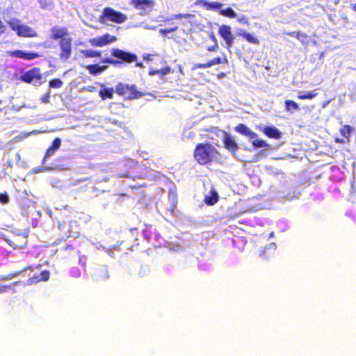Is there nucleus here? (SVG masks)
Here are the masks:
<instances>
[{
  "label": "nucleus",
  "mask_w": 356,
  "mask_h": 356,
  "mask_svg": "<svg viewBox=\"0 0 356 356\" xmlns=\"http://www.w3.org/2000/svg\"><path fill=\"white\" fill-rule=\"evenodd\" d=\"M219 156L218 150L208 142L197 143L193 152L194 159L201 165L211 164Z\"/></svg>",
  "instance_id": "1"
},
{
  "label": "nucleus",
  "mask_w": 356,
  "mask_h": 356,
  "mask_svg": "<svg viewBox=\"0 0 356 356\" xmlns=\"http://www.w3.org/2000/svg\"><path fill=\"white\" fill-rule=\"evenodd\" d=\"M111 55L113 58H105L100 63L117 67L123 64L129 65L138 61V56L136 54L118 48L111 49Z\"/></svg>",
  "instance_id": "2"
},
{
  "label": "nucleus",
  "mask_w": 356,
  "mask_h": 356,
  "mask_svg": "<svg viewBox=\"0 0 356 356\" xmlns=\"http://www.w3.org/2000/svg\"><path fill=\"white\" fill-rule=\"evenodd\" d=\"M115 92L126 99H138L144 95V93L138 90L134 84L119 83L115 86Z\"/></svg>",
  "instance_id": "3"
},
{
  "label": "nucleus",
  "mask_w": 356,
  "mask_h": 356,
  "mask_svg": "<svg viewBox=\"0 0 356 356\" xmlns=\"http://www.w3.org/2000/svg\"><path fill=\"white\" fill-rule=\"evenodd\" d=\"M10 29L19 37L35 38L38 36L37 32L31 26L21 23L18 19H12L8 22Z\"/></svg>",
  "instance_id": "4"
},
{
  "label": "nucleus",
  "mask_w": 356,
  "mask_h": 356,
  "mask_svg": "<svg viewBox=\"0 0 356 356\" xmlns=\"http://www.w3.org/2000/svg\"><path fill=\"white\" fill-rule=\"evenodd\" d=\"M99 20L102 23H104L105 20H108L116 24H122L127 20V16L111 7H106L99 15Z\"/></svg>",
  "instance_id": "5"
},
{
  "label": "nucleus",
  "mask_w": 356,
  "mask_h": 356,
  "mask_svg": "<svg viewBox=\"0 0 356 356\" xmlns=\"http://www.w3.org/2000/svg\"><path fill=\"white\" fill-rule=\"evenodd\" d=\"M218 132L223 135L222 140L224 145V147L229 151L232 154L236 153L239 149V146L235 141L234 138L225 131L216 128L214 133L218 134Z\"/></svg>",
  "instance_id": "6"
},
{
  "label": "nucleus",
  "mask_w": 356,
  "mask_h": 356,
  "mask_svg": "<svg viewBox=\"0 0 356 356\" xmlns=\"http://www.w3.org/2000/svg\"><path fill=\"white\" fill-rule=\"evenodd\" d=\"M117 38L109 33H105L99 37L90 38L88 42L95 47H102L117 41Z\"/></svg>",
  "instance_id": "7"
},
{
  "label": "nucleus",
  "mask_w": 356,
  "mask_h": 356,
  "mask_svg": "<svg viewBox=\"0 0 356 356\" xmlns=\"http://www.w3.org/2000/svg\"><path fill=\"white\" fill-rule=\"evenodd\" d=\"M72 38L59 40V57L63 61H66L71 57L72 51Z\"/></svg>",
  "instance_id": "8"
},
{
  "label": "nucleus",
  "mask_w": 356,
  "mask_h": 356,
  "mask_svg": "<svg viewBox=\"0 0 356 356\" xmlns=\"http://www.w3.org/2000/svg\"><path fill=\"white\" fill-rule=\"evenodd\" d=\"M160 63L162 65L161 67L152 65L149 70V74L151 76L159 75L161 78H164L166 74L174 72L170 66L166 65V62L163 59H159Z\"/></svg>",
  "instance_id": "9"
},
{
  "label": "nucleus",
  "mask_w": 356,
  "mask_h": 356,
  "mask_svg": "<svg viewBox=\"0 0 356 356\" xmlns=\"http://www.w3.org/2000/svg\"><path fill=\"white\" fill-rule=\"evenodd\" d=\"M218 34L225 40L227 48H229L232 46L234 37L229 26L225 24L221 25L218 29Z\"/></svg>",
  "instance_id": "10"
},
{
  "label": "nucleus",
  "mask_w": 356,
  "mask_h": 356,
  "mask_svg": "<svg viewBox=\"0 0 356 356\" xmlns=\"http://www.w3.org/2000/svg\"><path fill=\"white\" fill-rule=\"evenodd\" d=\"M228 63V59L225 54H223L222 57H216L209 61H207L205 63H195L193 69H205L211 67L216 65H220V64H227Z\"/></svg>",
  "instance_id": "11"
},
{
  "label": "nucleus",
  "mask_w": 356,
  "mask_h": 356,
  "mask_svg": "<svg viewBox=\"0 0 356 356\" xmlns=\"http://www.w3.org/2000/svg\"><path fill=\"white\" fill-rule=\"evenodd\" d=\"M7 54L9 56L27 60H33L41 56V55L38 52H24L22 50L9 51Z\"/></svg>",
  "instance_id": "12"
},
{
  "label": "nucleus",
  "mask_w": 356,
  "mask_h": 356,
  "mask_svg": "<svg viewBox=\"0 0 356 356\" xmlns=\"http://www.w3.org/2000/svg\"><path fill=\"white\" fill-rule=\"evenodd\" d=\"M39 69L37 67H34L29 71L24 72L22 76L20 79L27 83H31L34 79L39 81L41 79L42 76L39 74Z\"/></svg>",
  "instance_id": "13"
},
{
  "label": "nucleus",
  "mask_w": 356,
  "mask_h": 356,
  "mask_svg": "<svg viewBox=\"0 0 356 356\" xmlns=\"http://www.w3.org/2000/svg\"><path fill=\"white\" fill-rule=\"evenodd\" d=\"M131 4L137 10H152L154 6L153 0H131Z\"/></svg>",
  "instance_id": "14"
},
{
  "label": "nucleus",
  "mask_w": 356,
  "mask_h": 356,
  "mask_svg": "<svg viewBox=\"0 0 356 356\" xmlns=\"http://www.w3.org/2000/svg\"><path fill=\"white\" fill-rule=\"evenodd\" d=\"M261 131L269 138L279 140L282 136L281 131L273 126H266Z\"/></svg>",
  "instance_id": "15"
},
{
  "label": "nucleus",
  "mask_w": 356,
  "mask_h": 356,
  "mask_svg": "<svg viewBox=\"0 0 356 356\" xmlns=\"http://www.w3.org/2000/svg\"><path fill=\"white\" fill-rule=\"evenodd\" d=\"M107 65H100L99 63L90 64L86 66L88 73L92 76H99L108 69Z\"/></svg>",
  "instance_id": "16"
},
{
  "label": "nucleus",
  "mask_w": 356,
  "mask_h": 356,
  "mask_svg": "<svg viewBox=\"0 0 356 356\" xmlns=\"http://www.w3.org/2000/svg\"><path fill=\"white\" fill-rule=\"evenodd\" d=\"M61 145V140L59 138H55L51 143V145L47 149L44 158L42 159V163L44 165L46 159L54 155L55 152L60 148Z\"/></svg>",
  "instance_id": "17"
},
{
  "label": "nucleus",
  "mask_w": 356,
  "mask_h": 356,
  "mask_svg": "<svg viewBox=\"0 0 356 356\" xmlns=\"http://www.w3.org/2000/svg\"><path fill=\"white\" fill-rule=\"evenodd\" d=\"M234 130L241 135L247 136L250 139H253L257 136V134L255 132L250 130L247 125L243 123H240L236 126L234 127Z\"/></svg>",
  "instance_id": "18"
},
{
  "label": "nucleus",
  "mask_w": 356,
  "mask_h": 356,
  "mask_svg": "<svg viewBox=\"0 0 356 356\" xmlns=\"http://www.w3.org/2000/svg\"><path fill=\"white\" fill-rule=\"evenodd\" d=\"M51 38L53 40H62L63 39H69L70 38H65V36L67 35V31L65 28H60L58 26H54L51 29Z\"/></svg>",
  "instance_id": "19"
},
{
  "label": "nucleus",
  "mask_w": 356,
  "mask_h": 356,
  "mask_svg": "<svg viewBox=\"0 0 356 356\" xmlns=\"http://www.w3.org/2000/svg\"><path fill=\"white\" fill-rule=\"evenodd\" d=\"M219 200L218 193L216 190H211L208 195L204 197V202L209 206H213Z\"/></svg>",
  "instance_id": "20"
},
{
  "label": "nucleus",
  "mask_w": 356,
  "mask_h": 356,
  "mask_svg": "<svg viewBox=\"0 0 356 356\" xmlns=\"http://www.w3.org/2000/svg\"><path fill=\"white\" fill-rule=\"evenodd\" d=\"M276 246L275 243H270L266 246L261 252L260 255L265 259L273 257L275 253Z\"/></svg>",
  "instance_id": "21"
},
{
  "label": "nucleus",
  "mask_w": 356,
  "mask_h": 356,
  "mask_svg": "<svg viewBox=\"0 0 356 356\" xmlns=\"http://www.w3.org/2000/svg\"><path fill=\"white\" fill-rule=\"evenodd\" d=\"M83 58H99L102 56V51L93 49H82L80 51Z\"/></svg>",
  "instance_id": "22"
},
{
  "label": "nucleus",
  "mask_w": 356,
  "mask_h": 356,
  "mask_svg": "<svg viewBox=\"0 0 356 356\" xmlns=\"http://www.w3.org/2000/svg\"><path fill=\"white\" fill-rule=\"evenodd\" d=\"M285 35L296 38L299 40L302 43L305 42L308 39V35L302 31H289L285 33Z\"/></svg>",
  "instance_id": "23"
},
{
  "label": "nucleus",
  "mask_w": 356,
  "mask_h": 356,
  "mask_svg": "<svg viewBox=\"0 0 356 356\" xmlns=\"http://www.w3.org/2000/svg\"><path fill=\"white\" fill-rule=\"evenodd\" d=\"M238 35L245 39L248 42L253 44H259V40L252 35L251 33L242 31L241 32L238 33Z\"/></svg>",
  "instance_id": "24"
},
{
  "label": "nucleus",
  "mask_w": 356,
  "mask_h": 356,
  "mask_svg": "<svg viewBox=\"0 0 356 356\" xmlns=\"http://www.w3.org/2000/svg\"><path fill=\"white\" fill-rule=\"evenodd\" d=\"M114 90L113 88H104L99 92V95L102 100L112 99L113 97Z\"/></svg>",
  "instance_id": "25"
},
{
  "label": "nucleus",
  "mask_w": 356,
  "mask_h": 356,
  "mask_svg": "<svg viewBox=\"0 0 356 356\" xmlns=\"http://www.w3.org/2000/svg\"><path fill=\"white\" fill-rule=\"evenodd\" d=\"M339 131H340L341 135L342 136H343L348 142L350 140L351 134L353 131V128L351 126L346 124V125H343L340 129Z\"/></svg>",
  "instance_id": "26"
},
{
  "label": "nucleus",
  "mask_w": 356,
  "mask_h": 356,
  "mask_svg": "<svg viewBox=\"0 0 356 356\" xmlns=\"http://www.w3.org/2000/svg\"><path fill=\"white\" fill-rule=\"evenodd\" d=\"M284 104L285 111L287 112H292L300 109L299 105L293 100H286Z\"/></svg>",
  "instance_id": "27"
},
{
  "label": "nucleus",
  "mask_w": 356,
  "mask_h": 356,
  "mask_svg": "<svg viewBox=\"0 0 356 356\" xmlns=\"http://www.w3.org/2000/svg\"><path fill=\"white\" fill-rule=\"evenodd\" d=\"M203 6L208 10H216L222 7V3L218 1L207 2L202 1Z\"/></svg>",
  "instance_id": "28"
},
{
  "label": "nucleus",
  "mask_w": 356,
  "mask_h": 356,
  "mask_svg": "<svg viewBox=\"0 0 356 356\" xmlns=\"http://www.w3.org/2000/svg\"><path fill=\"white\" fill-rule=\"evenodd\" d=\"M317 95V93L314 91H308L303 94H299L298 95V99L300 100H305V99H312L314 98Z\"/></svg>",
  "instance_id": "29"
},
{
  "label": "nucleus",
  "mask_w": 356,
  "mask_h": 356,
  "mask_svg": "<svg viewBox=\"0 0 356 356\" xmlns=\"http://www.w3.org/2000/svg\"><path fill=\"white\" fill-rule=\"evenodd\" d=\"M220 13L222 15L229 18H234L236 16V14L234 12V10L230 7H228L224 10H221Z\"/></svg>",
  "instance_id": "30"
},
{
  "label": "nucleus",
  "mask_w": 356,
  "mask_h": 356,
  "mask_svg": "<svg viewBox=\"0 0 356 356\" xmlns=\"http://www.w3.org/2000/svg\"><path fill=\"white\" fill-rule=\"evenodd\" d=\"M63 82L60 79H53L49 81V86L51 88H60Z\"/></svg>",
  "instance_id": "31"
},
{
  "label": "nucleus",
  "mask_w": 356,
  "mask_h": 356,
  "mask_svg": "<svg viewBox=\"0 0 356 356\" xmlns=\"http://www.w3.org/2000/svg\"><path fill=\"white\" fill-rule=\"evenodd\" d=\"M252 145L255 147H267L268 144L263 139H256L252 142Z\"/></svg>",
  "instance_id": "32"
},
{
  "label": "nucleus",
  "mask_w": 356,
  "mask_h": 356,
  "mask_svg": "<svg viewBox=\"0 0 356 356\" xmlns=\"http://www.w3.org/2000/svg\"><path fill=\"white\" fill-rule=\"evenodd\" d=\"M50 277V272L47 270H42L40 274V277H37L38 282H46Z\"/></svg>",
  "instance_id": "33"
},
{
  "label": "nucleus",
  "mask_w": 356,
  "mask_h": 356,
  "mask_svg": "<svg viewBox=\"0 0 356 356\" xmlns=\"http://www.w3.org/2000/svg\"><path fill=\"white\" fill-rule=\"evenodd\" d=\"M10 199L7 194V193H0V202L3 204H6L8 203Z\"/></svg>",
  "instance_id": "34"
},
{
  "label": "nucleus",
  "mask_w": 356,
  "mask_h": 356,
  "mask_svg": "<svg viewBox=\"0 0 356 356\" xmlns=\"http://www.w3.org/2000/svg\"><path fill=\"white\" fill-rule=\"evenodd\" d=\"M177 29V26H174L170 29H160L159 32L162 35L165 36L167 33L175 31Z\"/></svg>",
  "instance_id": "35"
},
{
  "label": "nucleus",
  "mask_w": 356,
  "mask_h": 356,
  "mask_svg": "<svg viewBox=\"0 0 356 356\" xmlns=\"http://www.w3.org/2000/svg\"><path fill=\"white\" fill-rule=\"evenodd\" d=\"M82 181H88V183L86 184V187L90 188H94L95 182L92 181L89 177L85 178L83 179H79L77 181V182H81Z\"/></svg>",
  "instance_id": "36"
},
{
  "label": "nucleus",
  "mask_w": 356,
  "mask_h": 356,
  "mask_svg": "<svg viewBox=\"0 0 356 356\" xmlns=\"http://www.w3.org/2000/svg\"><path fill=\"white\" fill-rule=\"evenodd\" d=\"M194 15L193 14H177L174 15L175 19H181V18H186L190 19L194 17Z\"/></svg>",
  "instance_id": "37"
},
{
  "label": "nucleus",
  "mask_w": 356,
  "mask_h": 356,
  "mask_svg": "<svg viewBox=\"0 0 356 356\" xmlns=\"http://www.w3.org/2000/svg\"><path fill=\"white\" fill-rule=\"evenodd\" d=\"M13 286L11 285H2L0 286V293H6L8 291H11Z\"/></svg>",
  "instance_id": "38"
},
{
  "label": "nucleus",
  "mask_w": 356,
  "mask_h": 356,
  "mask_svg": "<svg viewBox=\"0 0 356 356\" xmlns=\"http://www.w3.org/2000/svg\"><path fill=\"white\" fill-rule=\"evenodd\" d=\"M218 49H219V47H218V42L216 41V42L212 46L208 47L207 48V50L208 51H216L217 50H218Z\"/></svg>",
  "instance_id": "39"
},
{
  "label": "nucleus",
  "mask_w": 356,
  "mask_h": 356,
  "mask_svg": "<svg viewBox=\"0 0 356 356\" xmlns=\"http://www.w3.org/2000/svg\"><path fill=\"white\" fill-rule=\"evenodd\" d=\"M38 1L40 4L41 8L43 9L47 8L51 4V3H47L44 0H38Z\"/></svg>",
  "instance_id": "40"
},
{
  "label": "nucleus",
  "mask_w": 356,
  "mask_h": 356,
  "mask_svg": "<svg viewBox=\"0 0 356 356\" xmlns=\"http://www.w3.org/2000/svg\"><path fill=\"white\" fill-rule=\"evenodd\" d=\"M6 31V26L3 24V22L1 19H0V34H3Z\"/></svg>",
  "instance_id": "41"
},
{
  "label": "nucleus",
  "mask_w": 356,
  "mask_h": 356,
  "mask_svg": "<svg viewBox=\"0 0 356 356\" xmlns=\"http://www.w3.org/2000/svg\"><path fill=\"white\" fill-rule=\"evenodd\" d=\"M49 97H50L49 94H47L46 96L43 97L42 98V102L48 103L49 102Z\"/></svg>",
  "instance_id": "42"
},
{
  "label": "nucleus",
  "mask_w": 356,
  "mask_h": 356,
  "mask_svg": "<svg viewBox=\"0 0 356 356\" xmlns=\"http://www.w3.org/2000/svg\"><path fill=\"white\" fill-rule=\"evenodd\" d=\"M63 250L65 251H73L74 248L72 247V245H67L63 248Z\"/></svg>",
  "instance_id": "43"
},
{
  "label": "nucleus",
  "mask_w": 356,
  "mask_h": 356,
  "mask_svg": "<svg viewBox=\"0 0 356 356\" xmlns=\"http://www.w3.org/2000/svg\"><path fill=\"white\" fill-rule=\"evenodd\" d=\"M335 141H336L337 143H344V140H342V139L337 138V139L335 140Z\"/></svg>",
  "instance_id": "44"
},
{
  "label": "nucleus",
  "mask_w": 356,
  "mask_h": 356,
  "mask_svg": "<svg viewBox=\"0 0 356 356\" xmlns=\"http://www.w3.org/2000/svg\"><path fill=\"white\" fill-rule=\"evenodd\" d=\"M211 39H212V40L214 42V43L216 42V41H217V40H216V37H215V35H214L213 34H212V35H211Z\"/></svg>",
  "instance_id": "45"
},
{
  "label": "nucleus",
  "mask_w": 356,
  "mask_h": 356,
  "mask_svg": "<svg viewBox=\"0 0 356 356\" xmlns=\"http://www.w3.org/2000/svg\"><path fill=\"white\" fill-rule=\"evenodd\" d=\"M239 22H244V23H248V19H240Z\"/></svg>",
  "instance_id": "46"
},
{
  "label": "nucleus",
  "mask_w": 356,
  "mask_h": 356,
  "mask_svg": "<svg viewBox=\"0 0 356 356\" xmlns=\"http://www.w3.org/2000/svg\"><path fill=\"white\" fill-rule=\"evenodd\" d=\"M352 8L355 12H356V3L352 5Z\"/></svg>",
  "instance_id": "47"
},
{
  "label": "nucleus",
  "mask_w": 356,
  "mask_h": 356,
  "mask_svg": "<svg viewBox=\"0 0 356 356\" xmlns=\"http://www.w3.org/2000/svg\"><path fill=\"white\" fill-rule=\"evenodd\" d=\"M76 274L75 275V276H79V272L78 270H76Z\"/></svg>",
  "instance_id": "48"
},
{
  "label": "nucleus",
  "mask_w": 356,
  "mask_h": 356,
  "mask_svg": "<svg viewBox=\"0 0 356 356\" xmlns=\"http://www.w3.org/2000/svg\"><path fill=\"white\" fill-rule=\"evenodd\" d=\"M142 65H143V64H142L141 63H138V64H137V65H138V66H140H140H142Z\"/></svg>",
  "instance_id": "49"
},
{
  "label": "nucleus",
  "mask_w": 356,
  "mask_h": 356,
  "mask_svg": "<svg viewBox=\"0 0 356 356\" xmlns=\"http://www.w3.org/2000/svg\"><path fill=\"white\" fill-rule=\"evenodd\" d=\"M130 229H131V231H133V230H136V229H137V228H131Z\"/></svg>",
  "instance_id": "50"
},
{
  "label": "nucleus",
  "mask_w": 356,
  "mask_h": 356,
  "mask_svg": "<svg viewBox=\"0 0 356 356\" xmlns=\"http://www.w3.org/2000/svg\"><path fill=\"white\" fill-rule=\"evenodd\" d=\"M1 89H2V88H1V86H0V91L1 90Z\"/></svg>",
  "instance_id": "51"
},
{
  "label": "nucleus",
  "mask_w": 356,
  "mask_h": 356,
  "mask_svg": "<svg viewBox=\"0 0 356 356\" xmlns=\"http://www.w3.org/2000/svg\"><path fill=\"white\" fill-rule=\"evenodd\" d=\"M1 104V100H0V104Z\"/></svg>",
  "instance_id": "52"
}]
</instances>
